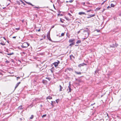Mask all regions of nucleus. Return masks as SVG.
<instances>
[{"label":"nucleus","mask_w":121,"mask_h":121,"mask_svg":"<svg viewBox=\"0 0 121 121\" xmlns=\"http://www.w3.org/2000/svg\"><path fill=\"white\" fill-rule=\"evenodd\" d=\"M78 14L79 15H81L82 14H85L86 15V14L84 12H79L78 13Z\"/></svg>","instance_id":"obj_11"},{"label":"nucleus","mask_w":121,"mask_h":121,"mask_svg":"<svg viewBox=\"0 0 121 121\" xmlns=\"http://www.w3.org/2000/svg\"><path fill=\"white\" fill-rule=\"evenodd\" d=\"M89 7H91V6H89Z\"/></svg>","instance_id":"obj_62"},{"label":"nucleus","mask_w":121,"mask_h":121,"mask_svg":"<svg viewBox=\"0 0 121 121\" xmlns=\"http://www.w3.org/2000/svg\"><path fill=\"white\" fill-rule=\"evenodd\" d=\"M21 121L22 120V118H20V119H19Z\"/></svg>","instance_id":"obj_56"},{"label":"nucleus","mask_w":121,"mask_h":121,"mask_svg":"<svg viewBox=\"0 0 121 121\" xmlns=\"http://www.w3.org/2000/svg\"><path fill=\"white\" fill-rule=\"evenodd\" d=\"M106 1L105 0V1H104L103 3H102V4H101V5H102L103 4H104V3Z\"/></svg>","instance_id":"obj_45"},{"label":"nucleus","mask_w":121,"mask_h":121,"mask_svg":"<svg viewBox=\"0 0 121 121\" xmlns=\"http://www.w3.org/2000/svg\"><path fill=\"white\" fill-rule=\"evenodd\" d=\"M60 63V62L58 60H57V62H55L52 64L53 65H54L55 67H56L57 66L59 63Z\"/></svg>","instance_id":"obj_3"},{"label":"nucleus","mask_w":121,"mask_h":121,"mask_svg":"<svg viewBox=\"0 0 121 121\" xmlns=\"http://www.w3.org/2000/svg\"><path fill=\"white\" fill-rule=\"evenodd\" d=\"M15 29L16 30H19L20 29V28H16Z\"/></svg>","instance_id":"obj_43"},{"label":"nucleus","mask_w":121,"mask_h":121,"mask_svg":"<svg viewBox=\"0 0 121 121\" xmlns=\"http://www.w3.org/2000/svg\"><path fill=\"white\" fill-rule=\"evenodd\" d=\"M66 70H68L69 71H73V69L71 68H67Z\"/></svg>","instance_id":"obj_13"},{"label":"nucleus","mask_w":121,"mask_h":121,"mask_svg":"<svg viewBox=\"0 0 121 121\" xmlns=\"http://www.w3.org/2000/svg\"><path fill=\"white\" fill-rule=\"evenodd\" d=\"M87 65L86 64L83 63L81 64H79L78 65V66L80 67L81 66H83L84 65Z\"/></svg>","instance_id":"obj_7"},{"label":"nucleus","mask_w":121,"mask_h":121,"mask_svg":"<svg viewBox=\"0 0 121 121\" xmlns=\"http://www.w3.org/2000/svg\"><path fill=\"white\" fill-rule=\"evenodd\" d=\"M71 85L70 83V82L69 83V85L68 86V88L69 89V91L68 92V93H69V92H71L72 91V89L71 88Z\"/></svg>","instance_id":"obj_4"},{"label":"nucleus","mask_w":121,"mask_h":121,"mask_svg":"<svg viewBox=\"0 0 121 121\" xmlns=\"http://www.w3.org/2000/svg\"><path fill=\"white\" fill-rule=\"evenodd\" d=\"M7 55H13L14 54V53L13 52H12V53H7Z\"/></svg>","instance_id":"obj_23"},{"label":"nucleus","mask_w":121,"mask_h":121,"mask_svg":"<svg viewBox=\"0 0 121 121\" xmlns=\"http://www.w3.org/2000/svg\"><path fill=\"white\" fill-rule=\"evenodd\" d=\"M64 33H62L61 34V36H64Z\"/></svg>","instance_id":"obj_32"},{"label":"nucleus","mask_w":121,"mask_h":121,"mask_svg":"<svg viewBox=\"0 0 121 121\" xmlns=\"http://www.w3.org/2000/svg\"><path fill=\"white\" fill-rule=\"evenodd\" d=\"M40 31V29H39V30H38V31Z\"/></svg>","instance_id":"obj_52"},{"label":"nucleus","mask_w":121,"mask_h":121,"mask_svg":"<svg viewBox=\"0 0 121 121\" xmlns=\"http://www.w3.org/2000/svg\"><path fill=\"white\" fill-rule=\"evenodd\" d=\"M42 82L44 84H47L48 82L46 80H43Z\"/></svg>","instance_id":"obj_9"},{"label":"nucleus","mask_w":121,"mask_h":121,"mask_svg":"<svg viewBox=\"0 0 121 121\" xmlns=\"http://www.w3.org/2000/svg\"><path fill=\"white\" fill-rule=\"evenodd\" d=\"M68 14L69 15V16H72L71 15V14H70V13H68Z\"/></svg>","instance_id":"obj_44"},{"label":"nucleus","mask_w":121,"mask_h":121,"mask_svg":"<svg viewBox=\"0 0 121 121\" xmlns=\"http://www.w3.org/2000/svg\"><path fill=\"white\" fill-rule=\"evenodd\" d=\"M53 67H52L50 69V71L52 73H53Z\"/></svg>","instance_id":"obj_24"},{"label":"nucleus","mask_w":121,"mask_h":121,"mask_svg":"<svg viewBox=\"0 0 121 121\" xmlns=\"http://www.w3.org/2000/svg\"><path fill=\"white\" fill-rule=\"evenodd\" d=\"M13 39H15L16 38V36H14L13 37Z\"/></svg>","instance_id":"obj_50"},{"label":"nucleus","mask_w":121,"mask_h":121,"mask_svg":"<svg viewBox=\"0 0 121 121\" xmlns=\"http://www.w3.org/2000/svg\"><path fill=\"white\" fill-rule=\"evenodd\" d=\"M46 99H52V97L50 96H48V97Z\"/></svg>","instance_id":"obj_17"},{"label":"nucleus","mask_w":121,"mask_h":121,"mask_svg":"<svg viewBox=\"0 0 121 121\" xmlns=\"http://www.w3.org/2000/svg\"><path fill=\"white\" fill-rule=\"evenodd\" d=\"M107 116L108 117V114H107Z\"/></svg>","instance_id":"obj_58"},{"label":"nucleus","mask_w":121,"mask_h":121,"mask_svg":"<svg viewBox=\"0 0 121 121\" xmlns=\"http://www.w3.org/2000/svg\"><path fill=\"white\" fill-rule=\"evenodd\" d=\"M51 102L52 103V104H53V105H54L56 104V102L55 101H52Z\"/></svg>","instance_id":"obj_28"},{"label":"nucleus","mask_w":121,"mask_h":121,"mask_svg":"<svg viewBox=\"0 0 121 121\" xmlns=\"http://www.w3.org/2000/svg\"><path fill=\"white\" fill-rule=\"evenodd\" d=\"M81 42V41L80 40H78L76 42V43L77 44L80 43Z\"/></svg>","instance_id":"obj_18"},{"label":"nucleus","mask_w":121,"mask_h":121,"mask_svg":"<svg viewBox=\"0 0 121 121\" xmlns=\"http://www.w3.org/2000/svg\"><path fill=\"white\" fill-rule=\"evenodd\" d=\"M75 72L77 74H81V73L80 72H77L76 71H75Z\"/></svg>","instance_id":"obj_15"},{"label":"nucleus","mask_w":121,"mask_h":121,"mask_svg":"<svg viewBox=\"0 0 121 121\" xmlns=\"http://www.w3.org/2000/svg\"><path fill=\"white\" fill-rule=\"evenodd\" d=\"M22 53H23V54H25V52H22Z\"/></svg>","instance_id":"obj_55"},{"label":"nucleus","mask_w":121,"mask_h":121,"mask_svg":"<svg viewBox=\"0 0 121 121\" xmlns=\"http://www.w3.org/2000/svg\"><path fill=\"white\" fill-rule=\"evenodd\" d=\"M56 102L57 103H58L59 102V101L58 100V99L56 100Z\"/></svg>","instance_id":"obj_40"},{"label":"nucleus","mask_w":121,"mask_h":121,"mask_svg":"<svg viewBox=\"0 0 121 121\" xmlns=\"http://www.w3.org/2000/svg\"><path fill=\"white\" fill-rule=\"evenodd\" d=\"M34 117V116L33 115H31V117L30 118V119H33Z\"/></svg>","instance_id":"obj_25"},{"label":"nucleus","mask_w":121,"mask_h":121,"mask_svg":"<svg viewBox=\"0 0 121 121\" xmlns=\"http://www.w3.org/2000/svg\"><path fill=\"white\" fill-rule=\"evenodd\" d=\"M40 106L41 108H42L43 106V105H42L41 104L40 105Z\"/></svg>","instance_id":"obj_51"},{"label":"nucleus","mask_w":121,"mask_h":121,"mask_svg":"<svg viewBox=\"0 0 121 121\" xmlns=\"http://www.w3.org/2000/svg\"><path fill=\"white\" fill-rule=\"evenodd\" d=\"M115 44L113 43L111 45H110V47L112 48H115Z\"/></svg>","instance_id":"obj_14"},{"label":"nucleus","mask_w":121,"mask_h":121,"mask_svg":"<svg viewBox=\"0 0 121 121\" xmlns=\"http://www.w3.org/2000/svg\"><path fill=\"white\" fill-rule=\"evenodd\" d=\"M29 3L30 5H31V6H34V5H33L32 4H31V3Z\"/></svg>","instance_id":"obj_42"},{"label":"nucleus","mask_w":121,"mask_h":121,"mask_svg":"<svg viewBox=\"0 0 121 121\" xmlns=\"http://www.w3.org/2000/svg\"><path fill=\"white\" fill-rule=\"evenodd\" d=\"M8 0V1H11V0Z\"/></svg>","instance_id":"obj_61"},{"label":"nucleus","mask_w":121,"mask_h":121,"mask_svg":"<svg viewBox=\"0 0 121 121\" xmlns=\"http://www.w3.org/2000/svg\"><path fill=\"white\" fill-rule=\"evenodd\" d=\"M5 62H6L7 63H9V61L8 60H7L6 61H5Z\"/></svg>","instance_id":"obj_35"},{"label":"nucleus","mask_w":121,"mask_h":121,"mask_svg":"<svg viewBox=\"0 0 121 121\" xmlns=\"http://www.w3.org/2000/svg\"><path fill=\"white\" fill-rule=\"evenodd\" d=\"M60 91H62V89H63V87L60 85Z\"/></svg>","instance_id":"obj_20"},{"label":"nucleus","mask_w":121,"mask_h":121,"mask_svg":"<svg viewBox=\"0 0 121 121\" xmlns=\"http://www.w3.org/2000/svg\"><path fill=\"white\" fill-rule=\"evenodd\" d=\"M115 47H117L118 45V44H116V43H115Z\"/></svg>","instance_id":"obj_33"},{"label":"nucleus","mask_w":121,"mask_h":121,"mask_svg":"<svg viewBox=\"0 0 121 121\" xmlns=\"http://www.w3.org/2000/svg\"><path fill=\"white\" fill-rule=\"evenodd\" d=\"M46 78L47 79H48L49 81H50L51 79V78L49 77H46Z\"/></svg>","instance_id":"obj_26"},{"label":"nucleus","mask_w":121,"mask_h":121,"mask_svg":"<svg viewBox=\"0 0 121 121\" xmlns=\"http://www.w3.org/2000/svg\"><path fill=\"white\" fill-rule=\"evenodd\" d=\"M21 47L22 48H27V46H24L23 44H22L21 45Z\"/></svg>","instance_id":"obj_22"},{"label":"nucleus","mask_w":121,"mask_h":121,"mask_svg":"<svg viewBox=\"0 0 121 121\" xmlns=\"http://www.w3.org/2000/svg\"><path fill=\"white\" fill-rule=\"evenodd\" d=\"M92 11V10L91 9H90L89 10H88L86 12H90Z\"/></svg>","instance_id":"obj_29"},{"label":"nucleus","mask_w":121,"mask_h":121,"mask_svg":"<svg viewBox=\"0 0 121 121\" xmlns=\"http://www.w3.org/2000/svg\"><path fill=\"white\" fill-rule=\"evenodd\" d=\"M86 35V36L87 37V35ZM87 38V37H86V38H83V40H84L86 39Z\"/></svg>","instance_id":"obj_38"},{"label":"nucleus","mask_w":121,"mask_h":121,"mask_svg":"<svg viewBox=\"0 0 121 121\" xmlns=\"http://www.w3.org/2000/svg\"><path fill=\"white\" fill-rule=\"evenodd\" d=\"M60 21L61 22H62V23L63 22L62 20H61V19H60Z\"/></svg>","instance_id":"obj_48"},{"label":"nucleus","mask_w":121,"mask_h":121,"mask_svg":"<svg viewBox=\"0 0 121 121\" xmlns=\"http://www.w3.org/2000/svg\"><path fill=\"white\" fill-rule=\"evenodd\" d=\"M35 16H36V17H37V14H36L35 15Z\"/></svg>","instance_id":"obj_57"},{"label":"nucleus","mask_w":121,"mask_h":121,"mask_svg":"<svg viewBox=\"0 0 121 121\" xmlns=\"http://www.w3.org/2000/svg\"><path fill=\"white\" fill-rule=\"evenodd\" d=\"M47 38L49 40L51 41V42H52V40H51L50 37V31H49V32L48 33L47 35Z\"/></svg>","instance_id":"obj_2"},{"label":"nucleus","mask_w":121,"mask_h":121,"mask_svg":"<svg viewBox=\"0 0 121 121\" xmlns=\"http://www.w3.org/2000/svg\"><path fill=\"white\" fill-rule=\"evenodd\" d=\"M51 2H52V0H51Z\"/></svg>","instance_id":"obj_64"},{"label":"nucleus","mask_w":121,"mask_h":121,"mask_svg":"<svg viewBox=\"0 0 121 121\" xmlns=\"http://www.w3.org/2000/svg\"><path fill=\"white\" fill-rule=\"evenodd\" d=\"M75 44V43H70L69 45V46L72 47L73 45H74Z\"/></svg>","instance_id":"obj_19"},{"label":"nucleus","mask_w":121,"mask_h":121,"mask_svg":"<svg viewBox=\"0 0 121 121\" xmlns=\"http://www.w3.org/2000/svg\"><path fill=\"white\" fill-rule=\"evenodd\" d=\"M115 5H114L113 4H111V7H114Z\"/></svg>","instance_id":"obj_21"},{"label":"nucleus","mask_w":121,"mask_h":121,"mask_svg":"<svg viewBox=\"0 0 121 121\" xmlns=\"http://www.w3.org/2000/svg\"><path fill=\"white\" fill-rule=\"evenodd\" d=\"M3 38H4V39H5V40H6V39H5V38L4 37H3Z\"/></svg>","instance_id":"obj_53"},{"label":"nucleus","mask_w":121,"mask_h":121,"mask_svg":"<svg viewBox=\"0 0 121 121\" xmlns=\"http://www.w3.org/2000/svg\"><path fill=\"white\" fill-rule=\"evenodd\" d=\"M70 57L71 60L72 59V58H73L74 59L75 58L74 57L73 55H70Z\"/></svg>","instance_id":"obj_16"},{"label":"nucleus","mask_w":121,"mask_h":121,"mask_svg":"<svg viewBox=\"0 0 121 121\" xmlns=\"http://www.w3.org/2000/svg\"><path fill=\"white\" fill-rule=\"evenodd\" d=\"M57 2L58 3H59L60 2V0H57Z\"/></svg>","instance_id":"obj_36"},{"label":"nucleus","mask_w":121,"mask_h":121,"mask_svg":"<svg viewBox=\"0 0 121 121\" xmlns=\"http://www.w3.org/2000/svg\"><path fill=\"white\" fill-rule=\"evenodd\" d=\"M84 32H86L87 34H85V35H87V37L89 36V30L87 28H86L85 30H84L83 31Z\"/></svg>","instance_id":"obj_1"},{"label":"nucleus","mask_w":121,"mask_h":121,"mask_svg":"<svg viewBox=\"0 0 121 121\" xmlns=\"http://www.w3.org/2000/svg\"><path fill=\"white\" fill-rule=\"evenodd\" d=\"M82 4L83 5H85V2H82Z\"/></svg>","instance_id":"obj_39"},{"label":"nucleus","mask_w":121,"mask_h":121,"mask_svg":"<svg viewBox=\"0 0 121 121\" xmlns=\"http://www.w3.org/2000/svg\"><path fill=\"white\" fill-rule=\"evenodd\" d=\"M78 45H75V46H78Z\"/></svg>","instance_id":"obj_63"},{"label":"nucleus","mask_w":121,"mask_h":121,"mask_svg":"<svg viewBox=\"0 0 121 121\" xmlns=\"http://www.w3.org/2000/svg\"><path fill=\"white\" fill-rule=\"evenodd\" d=\"M20 77H17V80L18 79H19Z\"/></svg>","instance_id":"obj_46"},{"label":"nucleus","mask_w":121,"mask_h":121,"mask_svg":"<svg viewBox=\"0 0 121 121\" xmlns=\"http://www.w3.org/2000/svg\"><path fill=\"white\" fill-rule=\"evenodd\" d=\"M95 104V103H94L93 104H92L91 105V106H92L93 105H94Z\"/></svg>","instance_id":"obj_41"},{"label":"nucleus","mask_w":121,"mask_h":121,"mask_svg":"<svg viewBox=\"0 0 121 121\" xmlns=\"http://www.w3.org/2000/svg\"><path fill=\"white\" fill-rule=\"evenodd\" d=\"M21 82H19L16 84V86L15 87V90L16 88L18 87V86L19 84Z\"/></svg>","instance_id":"obj_10"},{"label":"nucleus","mask_w":121,"mask_h":121,"mask_svg":"<svg viewBox=\"0 0 121 121\" xmlns=\"http://www.w3.org/2000/svg\"><path fill=\"white\" fill-rule=\"evenodd\" d=\"M0 44H2V45H4V44H3V43H1Z\"/></svg>","instance_id":"obj_47"},{"label":"nucleus","mask_w":121,"mask_h":121,"mask_svg":"<svg viewBox=\"0 0 121 121\" xmlns=\"http://www.w3.org/2000/svg\"><path fill=\"white\" fill-rule=\"evenodd\" d=\"M75 41V39H69V43H74V41Z\"/></svg>","instance_id":"obj_8"},{"label":"nucleus","mask_w":121,"mask_h":121,"mask_svg":"<svg viewBox=\"0 0 121 121\" xmlns=\"http://www.w3.org/2000/svg\"><path fill=\"white\" fill-rule=\"evenodd\" d=\"M23 44L25 46H27V48L29 45V44L27 42H25Z\"/></svg>","instance_id":"obj_6"},{"label":"nucleus","mask_w":121,"mask_h":121,"mask_svg":"<svg viewBox=\"0 0 121 121\" xmlns=\"http://www.w3.org/2000/svg\"><path fill=\"white\" fill-rule=\"evenodd\" d=\"M88 4H90V3L88 2Z\"/></svg>","instance_id":"obj_60"},{"label":"nucleus","mask_w":121,"mask_h":121,"mask_svg":"<svg viewBox=\"0 0 121 121\" xmlns=\"http://www.w3.org/2000/svg\"><path fill=\"white\" fill-rule=\"evenodd\" d=\"M23 109V107L22 105H21L18 107V109L19 110H21Z\"/></svg>","instance_id":"obj_12"},{"label":"nucleus","mask_w":121,"mask_h":121,"mask_svg":"<svg viewBox=\"0 0 121 121\" xmlns=\"http://www.w3.org/2000/svg\"><path fill=\"white\" fill-rule=\"evenodd\" d=\"M69 2V1H66V3H68V2Z\"/></svg>","instance_id":"obj_59"},{"label":"nucleus","mask_w":121,"mask_h":121,"mask_svg":"<svg viewBox=\"0 0 121 121\" xmlns=\"http://www.w3.org/2000/svg\"><path fill=\"white\" fill-rule=\"evenodd\" d=\"M111 8V7H110L109 6H108L107 7V9H108V8Z\"/></svg>","instance_id":"obj_49"},{"label":"nucleus","mask_w":121,"mask_h":121,"mask_svg":"<svg viewBox=\"0 0 121 121\" xmlns=\"http://www.w3.org/2000/svg\"><path fill=\"white\" fill-rule=\"evenodd\" d=\"M87 15H88V16L87 17V18H89L92 17H93L95 16V14H88Z\"/></svg>","instance_id":"obj_5"},{"label":"nucleus","mask_w":121,"mask_h":121,"mask_svg":"<svg viewBox=\"0 0 121 121\" xmlns=\"http://www.w3.org/2000/svg\"><path fill=\"white\" fill-rule=\"evenodd\" d=\"M95 30L97 31V32H99L100 31V30H98L96 29Z\"/></svg>","instance_id":"obj_34"},{"label":"nucleus","mask_w":121,"mask_h":121,"mask_svg":"<svg viewBox=\"0 0 121 121\" xmlns=\"http://www.w3.org/2000/svg\"><path fill=\"white\" fill-rule=\"evenodd\" d=\"M46 116H47V115L46 114L43 115V116H42V118H43L44 117H46Z\"/></svg>","instance_id":"obj_27"},{"label":"nucleus","mask_w":121,"mask_h":121,"mask_svg":"<svg viewBox=\"0 0 121 121\" xmlns=\"http://www.w3.org/2000/svg\"><path fill=\"white\" fill-rule=\"evenodd\" d=\"M73 0H70L69 1V2L72 3L73 1Z\"/></svg>","instance_id":"obj_31"},{"label":"nucleus","mask_w":121,"mask_h":121,"mask_svg":"<svg viewBox=\"0 0 121 121\" xmlns=\"http://www.w3.org/2000/svg\"><path fill=\"white\" fill-rule=\"evenodd\" d=\"M51 105H52V108H53L54 107V105H53V104H52V103L51 102Z\"/></svg>","instance_id":"obj_30"},{"label":"nucleus","mask_w":121,"mask_h":121,"mask_svg":"<svg viewBox=\"0 0 121 121\" xmlns=\"http://www.w3.org/2000/svg\"><path fill=\"white\" fill-rule=\"evenodd\" d=\"M34 8H37V9H39V7H34Z\"/></svg>","instance_id":"obj_37"},{"label":"nucleus","mask_w":121,"mask_h":121,"mask_svg":"<svg viewBox=\"0 0 121 121\" xmlns=\"http://www.w3.org/2000/svg\"><path fill=\"white\" fill-rule=\"evenodd\" d=\"M119 15L120 16H121V13H120L119 14Z\"/></svg>","instance_id":"obj_54"}]
</instances>
